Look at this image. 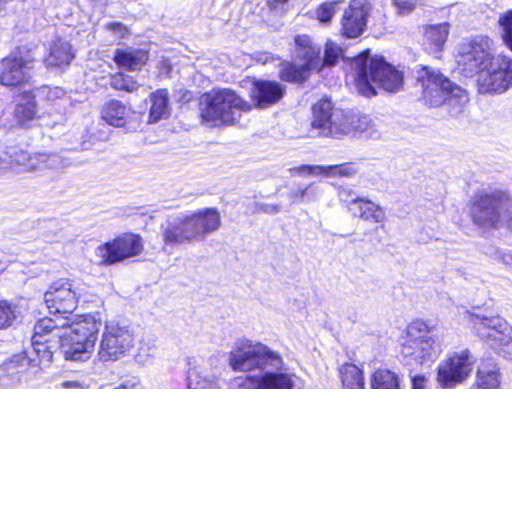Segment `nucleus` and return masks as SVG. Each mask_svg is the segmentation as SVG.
<instances>
[{
    "instance_id": "1",
    "label": "nucleus",
    "mask_w": 512,
    "mask_h": 512,
    "mask_svg": "<svg viewBox=\"0 0 512 512\" xmlns=\"http://www.w3.org/2000/svg\"><path fill=\"white\" fill-rule=\"evenodd\" d=\"M229 364L235 371H259L231 382L233 388H303L304 381L288 373L281 355L267 345L246 338L238 339L230 353Z\"/></svg>"
},
{
    "instance_id": "2",
    "label": "nucleus",
    "mask_w": 512,
    "mask_h": 512,
    "mask_svg": "<svg viewBox=\"0 0 512 512\" xmlns=\"http://www.w3.org/2000/svg\"><path fill=\"white\" fill-rule=\"evenodd\" d=\"M354 66L356 88L365 97L376 95V87L387 92H396L403 85L402 72L387 63L383 57H370L368 50L355 58Z\"/></svg>"
},
{
    "instance_id": "3",
    "label": "nucleus",
    "mask_w": 512,
    "mask_h": 512,
    "mask_svg": "<svg viewBox=\"0 0 512 512\" xmlns=\"http://www.w3.org/2000/svg\"><path fill=\"white\" fill-rule=\"evenodd\" d=\"M100 317L95 315H82L77 321L62 328L56 335L60 352L67 360H85L92 353L96 335L101 327Z\"/></svg>"
},
{
    "instance_id": "4",
    "label": "nucleus",
    "mask_w": 512,
    "mask_h": 512,
    "mask_svg": "<svg viewBox=\"0 0 512 512\" xmlns=\"http://www.w3.org/2000/svg\"><path fill=\"white\" fill-rule=\"evenodd\" d=\"M443 351V334L422 320L410 323L401 342V354L408 363L433 362Z\"/></svg>"
},
{
    "instance_id": "5",
    "label": "nucleus",
    "mask_w": 512,
    "mask_h": 512,
    "mask_svg": "<svg viewBox=\"0 0 512 512\" xmlns=\"http://www.w3.org/2000/svg\"><path fill=\"white\" fill-rule=\"evenodd\" d=\"M470 214L474 224L484 231L500 228L512 231V199L505 192L478 194Z\"/></svg>"
},
{
    "instance_id": "6",
    "label": "nucleus",
    "mask_w": 512,
    "mask_h": 512,
    "mask_svg": "<svg viewBox=\"0 0 512 512\" xmlns=\"http://www.w3.org/2000/svg\"><path fill=\"white\" fill-rule=\"evenodd\" d=\"M251 105L234 91L221 89L206 95V106L202 109L203 121L211 126L233 124L242 112L249 111Z\"/></svg>"
},
{
    "instance_id": "7",
    "label": "nucleus",
    "mask_w": 512,
    "mask_h": 512,
    "mask_svg": "<svg viewBox=\"0 0 512 512\" xmlns=\"http://www.w3.org/2000/svg\"><path fill=\"white\" fill-rule=\"evenodd\" d=\"M493 57L492 40L487 36L477 35L459 44L456 62L460 73L465 77L477 74L480 76Z\"/></svg>"
},
{
    "instance_id": "8",
    "label": "nucleus",
    "mask_w": 512,
    "mask_h": 512,
    "mask_svg": "<svg viewBox=\"0 0 512 512\" xmlns=\"http://www.w3.org/2000/svg\"><path fill=\"white\" fill-rule=\"evenodd\" d=\"M464 319L478 337L494 350L511 339L512 327L500 315L483 313L474 307L472 310L464 311Z\"/></svg>"
},
{
    "instance_id": "9",
    "label": "nucleus",
    "mask_w": 512,
    "mask_h": 512,
    "mask_svg": "<svg viewBox=\"0 0 512 512\" xmlns=\"http://www.w3.org/2000/svg\"><path fill=\"white\" fill-rule=\"evenodd\" d=\"M418 81L422 86L424 100L431 106H440L453 100H466L464 91L438 71L423 68Z\"/></svg>"
},
{
    "instance_id": "10",
    "label": "nucleus",
    "mask_w": 512,
    "mask_h": 512,
    "mask_svg": "<svg viewBox=\"0 0 512 512\" xmlns=\"http://www.w3.org/2000/svg\"><path fill=\"white\" fill-rule=\"evenodd\" d=\"M475 359L468 349L448 354L437 367L436 381L450 389L463 383L472 373Z\"/></svg>"
},
{
    "instance_id": "11",
    "label": "nucleus",
    "mask_w": 512,
    "mask_h": 512,
    "mask_svg": "<svg viewBox=\"0 0 512 512\" xmlns=\"http://www.w3.org/2000/svg\"><path fill=\"white\" fill-rule=\"evenodd\" d=\"M35 60L19 49L0 60V84L16 87L28 83L32 78Z\"/></svg>"
},
{
    "instance_id": "12",
    "label": "nucleus",
    "mask_w": 512,
    "mask_h": 512,
    "mask_svg": "<svg viewBox=\"0 0 512 512\" xmlns=\"http://www.w3.org/2000/svg\"><path fill=\"white\" fill-rule=\"evenodd\" d=\"M135 343L134 334L125 326L108 323L105 326L98 355L103 361H115L125 356Z\"/></svg>"
},
{
    "instance_id": "13",
    "label": "nucleus",
    "mask_w": 512,
    "mask_h": 512,
    "mask_svg": "<svg viewBox=\"0 0 512 512\" xmlns=\"http://www.w3.org/2000/svg\"><path fill=\"white\" fill-rule=\"evenodd\" d=\"M143 250L141 237L125 233L96 248V256L102 265H112L139 255Z\"/></svg>"
},
{
    "instance_id": "14",
    "label": "nucleus",
    "mask_w": 512,
    "mask_h": 512,
    "mask_svg": "<svg viewBox=\"0 0 512 512\" xmlns=\"http://www.w3.org/2000/svg\"><path fill=\"white\" fill-rule=\"evenodd\" d=\"M481 91L503 93L512 87V58L496 55L478 79Z\"/></svg>"
},
{
    "instance_id": "15",
    "label": "nucleus",
    "mask_w": 512,
    "mask_h": 512,
    "mask_svg": "<svg viewBox=\"0 0 512 512\" xmlns=\"http://www.w3.org/2000/svg\"><path fill=\"white\" fill-rule=\"evenodd\" d=\"M51 314H72L78 305V292L70 281L53 283L44 295Z\"/></svg>"
},
{
    "instance_id": "16",
    "label": "nucleus",
    "mask_w": 512,
    "mask_h": 512,
    "mask_svg": "<svg viewBox=\"0 0 512 512\" xmlns=\"http://www.w3.org/2000/svg\"><path fill=\"white\" fill-rule=\"evenodd\" d=\"M312 127L322 136L339 137L336 124L344 121V110L335 109L328 99H321L312 108Z\"/></svg>"
},
{
    "instance_id": "17",
    "label": "nucleus",
    "mask_w": 512,
    "mask_h": 512,
    "mask_svg": "<svg viewBox=\"0 0 512 512\" xmlns=\"http://www.w3.org/2000/svg\"><path fill=\"white\" fill-rule=\"evenodd\" d=\"M367 0H351L341 19V33L346 38H357L366 29L370 13Z\"/></svg>"
},
{
    "instance_id": "18",
    "label": "nucleus",
    "mask_w": 512,
    "mask_h": 512,
    "mask_svg": "<svg viewBox=\"0 0 512 512\" xmlns=\"http://www.w3.org/2000/svg\"><path fill=\"white\" fill-rule=\"evenodd\" d=\"M284 94V87L270 80H255L251 88V97L259 108H266L277 103Z\"/></svg>"
},
{
    "instance_id": "19",
    "label": "nucleus",
    "mask_w": 512,
    "mask_h": 512,
    "mask_svg": "<svg viewBox=\"0 0 512 512\" xmlns=\"http://www.w3.org/2000/svg\"><path fill=\"white\" fill-rule=\"evenodd\" d=\"M296 46V56L299 60L303 61V64L309 69L321 70L322 69V57L320 47L314 45L310 36L296 35L294 38Z\"/></svg>"
},
{
    "instance_id": "20",
    "label": "nucleus",
    "mask_w": 512,
    "mask_h": 512,
    "mask_svg": "<svg viewBox=\"0 0 512 512\" xmlns=\"http://www.w3.org/2000/svg\"><path fill=\"white\" fill-rule=\"evenodd\" d=\"M449 32L450 24L447 22L426 25L423 30L426 50L435 57H439L444 49Z\"/></svg>"
},
{
    "instance_id": "21",
    "label": "nucleus",
    "mask_w": 512,
    "mask_h": 512,
    "mask_svg": "<svg viewBox=\"0 0 512 512\" xmlns=\"http://www.w3.org/2000/svg\"><path fill=\"white\" fill-rule=\"evenodd\" d=\"M148 51L142 48H118L113 55V61L118 68L128 71H138L148 61Z\"/></svg>"
},
{
    "instance_id": "22",
    "label": "nucleus",
    "mask_w": 512,
    "mask_h": 512,
    "mask_svg": "<svg viewBox=\"0 0 512 512\" xmlns=\"http://www.w3.org/2000/svg\"><path fill=\"white\" fill-rule=\"evenodd\" d=\"M191 215L201 241L208 234L217 231L221 225V217L216 209L206 208Z\"/></svg>"
},
{
    "instance_id": "23",
    "label": "nucleus",
    "mask_w": 512,
    "mask_h": 512,
    "mask_svg": "<svg viewBox=\"0 0 512 512\" xmlns=\"http://www.w3.org/2000/svg\"><path fill=\"white\" fill-rule=\"evenodd\" d=\"M187 385L189 388H219L220 379L214 374L205 373L196 365L195 358L188 359Z\"/></svg>"
},
{
    "instance_id": "24",
    "label": "nucleus",
    "mask_w": 512,
    "mask_h": 512,
    "mask_svg": "<svg viewBox=\"0 0 512 512\" xmlns=\"http://www.w3.org/2000/svg\"><path fill=\"white\" fill-rule=\"evenodd\" d=\"M132 109L120 100L112 99L106 102L101 110L102 119L111 126L124 127Z\"/></svg>"
},
{
    "instance_id": "25",
    "label": "nucleus",
    "mask_w": 512,
    "mask_h": 512,
    "mask_svg": "<svg viewBox=\"0 0 512 512\" xmlns=\"http://www.w3.org/2000/svg\"><path fill=\"white\" fill-rule=\"evenodd\" d=\"M149 122L156 123L170 115V100L167 89H158L149 96Z\"/></svg>"
},
{
    "instance_id": "26",
    "label": "nucleus",
    "mask_w": 512,
    "mask_h": 512,
    "mask_svg": "<svg viewBox=\"0 0 512 512\" xmlns=\"http://www.w3.org/2000/svg\"><path fill=\"white\" fill-rule=\"evenodd\" d=\"M372 124V120L366 115L344 111V121L337 123L334 131L339 132L340 137L353 132H366Z\"/></svg>"
},
{
    "instance_id": "27",
    "label": "nucleus",
    "mask_w": 512,
    "mask_h": 512,
    "mask_svg": "<svg viewBox=\"0 0 512 512\" xmlns=\"http://www.w3.org/2000/svg\"><path fill=\"white\" fill-rule=\"evenodd\" d=\"M74 58L72 46L69 42L58 39L53 42L50 53L46 57L45 62L47 66L62 67L70 64Z\"/></svg>"
},
{
    "instance_id": "28",
    "label": "nucleus",
    "mask_w": 512,
    "mask_h": 512,
    "mask_svg": "<svg viewBox=\"0 0 512 512\" xmlns=\"http://www.w3.org/2000/svg\"><path fill=\"white\" fill-rule=\"evenodd\" d=\"M163 241L167 245L188 243L180 216L169 218L162 226Z\"/></svg>"
},
{
    "instance_id": "29",
    "label": "nucleus",
    "mask_w": 512,
    "mask_h": 512,
    "mask_svg": "<svg viewBox=\"0 0 512 512\" xmlns=\"http://www.w3.org/2000/svg\"><path fill=\"white\" fill-rule=\"evenodd\" d=\"M355 209L356 214L353 215L365 221L383 223L386 219L384 209L380 205L363 197H360L355 203Z\"/></svg>"
},
{
    "instance_id": "30",
    "label": "nucleus",
    "mask_w": 512,
    "mask_h": 512,
    "mask_svg": "<svg viewBox=\"0 0 512 512\" xmlns=\"http://www.w3.org/2000/svg\"><path fill=\"white\" fill-rule=\"evenodd\" d=\"M67 317H57L56 319L45 317L39 319L34 325L33 336L43 337V339H52L58 333H61L62 328L67 325Z\"/></svg>"
},
{
    "instance_id": "31",
    "label": "nucleus",
    "mask_w": 512,
    "mask_h": 512,
    "mask_svg": "<svg viewBox=\"0 0 512 512\" xmlns=\"http://www.w3.org/2000/svg\"><path fill=\"white\" fill-rule=\"evenodd\" d=\"M342 386L348 389L364 388L365 379L360 367L353 363H345L339 368Z\"/></svg>"
},
{
    "instance_id": "32",
    "label": "nucleus",
    "mask_w": 512,
    "mask_h": 512,
    "mask_svg": "<svg viewBox=\"0 0 512 512\" xmlns=\"http://www.w3.org/2000/svg\"><path fill=\"white\" fill-rule=\"evenodd\" d=\"M370 387L372 389L400 388V379L392 370L378 368L370 376Z\"/></svg>"
},
{
    "instance_id": "33",
    "label": "nucleus",
    "mask_w": 512,
    "mask_h": 512,
    "mask_svg": "<svg viewBox=\"0 0 512 512\" xmlns=\"http://www.w3.org/2000/svg\"><path fill=\"white\" fill-rule=\"evenodd\" d=\"M49 160L54 162L56 160V156L47 155L45 153L30 155L26 152H22L16 157L15 162L21 166L24 171H33L42 167H47L46 163Z\"/></svg>"
},
{
    "instance_id": "34",
    "label": "nucleus",
    "mask_w": 512,
    "mask_h": 512,
    "mask_svg": "<svg viewBox=\"0 0 512 512\" xmlns=\"http://www.w3.org/2000/svg\"><path fill=\"white\" fill-rule=\"evenodd\" d=\"M311 71L304 64L298 66L293 63H284L279 71V76L283 81L302 82L309 77Z\"/></svg>"
},
{
    "instance_id": "35",
    "label": "nucleus",
    "mask_w": 512,
    "mask_h": 512,
    "mask_svg": "<svg viewBox=\"0 0 512 512\" xmlns=\"http://www.w3.org/2000/svg\"><path fill=\"white\" fill-rule=\"evenodd\" d=\"M500 384V374L495 366H481L476 373L478 388H496Z\"/></svg>"
},
{
    "instance_id": "36",
    "label": "nucleus",
    "mask_w": 512,
    "mask_h": 512,
    "mask_svg": "<svg viewBox=\"0 0 512 512\" xmlns=\"http://www.w3.org/2000/svg\"><path fill=\"white\" fill-rule=\"evenodd\" d=\"M109 85L115 90L128 93L136 92L140 87V84L133 76L123 72H116L110 75Z\"/></svg>"
},
{
    "instance_id": "37",
    "label": "nucleus",
    "mask_w": 512,
    "mask_h": 512,
    "mask_svg": "<svg viewBox=\"0 0 512 512\" xmlns=\"http://www.w3.org/2000/svg\"><path fill=\"white\" fill-rule=\"evenodd\" d=\"M32 347L40 361L49 362L52 360L54 349L58 341L52 339H43V337L32 336Z\"/></svg>"
},
{
    "instance_id": "38",
    "label": "nucleus",
    "mask_w": 512,
    "mask_h": 512,
    "mask_svg": "<svg viewBox=\"0 0 512 512\" xmlns=\"http://www.w3.org/2000/svg\"><path fill=\"white\" fill-rule=\"evenodd\" d=\"M339 3H341V1L322 2L315 10L309 11V14L320 23L328 24L336 14Z\"/></svg>"
},
{
    "instance_id": "39",
    "label": "nucleus",
    "mask_w": 512,
    "mask_h": 512,
    "mask_svg": "<svg viewBox=\"0 0 512 512\" xmlns=\"http://www.w3.org/2000/svg\"><path fill=\"white\" fill-rule=\"evenodd\" d=\"M19 315L18 307L6 300H0V329L12 326Z\"/></svg>"
},
{
    "instance_id": "40",
    "label": "nucleus",
    "mask_w": 512,
    "mask_h": 512,
    "mask_svg": "<svg viewBox=\"0 0 512 512\" xmlns=\"http://www.w3.org/2000/svg\"><path fill=\"white\" fill-rule=\"evenodd\" d=\"M498 25L504 45L512 51V10H508L499 16Z\"/></svg>"
},
{
    "instance_id": "41",
    "label": "nucleus",
    "mask_w": 512,
    "mask_h": 512,
    "mask_svg": "<svg viewBox=\"0 0 512 512\" xmlns=\"http://www.w3.org/2000/svg\"><path fill=\"white\" fill-rule=\"evenodd\" d=\"M343 56V48L334 41L328 40L325 44L324 56L322 57V68L324 66H334Z\"/></svg>"
},
{
    "instance_id": "42",
    "label": "nucleus",
    "mask_w": 512,
    "mask_h": 512,
    "mask_svg": "<svg viewBox=\"0 0 512 512\" xmlns=\"http://www.w3.org/2000/svg\"><path fill=\"white\" fill-rule=\"evenodd\" d=\"M104 30L113 37L114 42L120 44L123 39L130 35L128 26L121 22L110 21L104 24Z\"/></svg>"
},
{
    "instance_id": "43",
    "label": "nucleus",
    "mask_w": 512,
    "mask_h": 512,
    "mask_svg": "<svg viewBox=\"0 0 512 512\" xmlns=\"http://www.w3.org/2000/svg\"><path fill=\"white\" fill-rule=\"evenodd\" d=\"M36 114V104L32 98H27L24 103H18L15 115L21 122L31 120Z\"/></svg>"
},
{
    "instance_id": "44",
    "label": "nucleus",
    "mask_w": 512,
    "mask_h": 512,
    "mask_svg": "<svg viewBox=\"0 0 512 512\" xmlns=\"http://www.w3.org/2000/svg\"><path fill=\"white\" fill-rule=\"evenodd\" d=\"M396 13L400 16L411 14L418 6L424 4V0H391Z\"/></svg>"
},
{
    "instance_id": "45",
    "label": "nucleus",
    "mask_w": 512,
    "mask_h": 512,
    "mask_svg": "<svg viewBox=\"0 0 512 512\" xmlns=\"http://www.w3.org/2000/svg\"><path fill=\"white\" fill-rule=\"evenodd\" d=\"M184 226L185 234L188 239V243L194 241H201L197 232L192 215H179Z\"/></svg>"
},
{
    "instance_id": "46",
    "label": "nucleus",
    "mask_w": 512,
    "mask_h": 512,
    "mask_svg": "<svg viewBox=\"0 0 512 512\" xmlns=\"http://www.w3.org/2000/svg\"><path fill=\"white\" fill-rule=\"evenodd\" d=\"M356 173L355 169L349 164L328 165V177H349Z\"/></svg>"
},
{
    "instance_id": "47",
    "label": "nucleus",
    "mask_w": 512,
    "mask_h": 512,
    "mask_svg": "<svg viewBox=\"0 0 512 512\" xmlns=\"http://www.w3.org/2000/svg\"><path fill=\"white\" fill-rule=\"evenodd\" d=\"M359 198L351 189L343 188L339 191L340 201L345 204L348 211L352 214H356L355 203Z\"/></svg>"
},
{
    "instance_id": "48",
    "label": "nucleus",
    "mask_w": 512,
    "mask_h": 512,
    "mask_svg": "<svg viewBox=\"0 0 512 512\" xmlns=\"http://www.w3.org/2000/svg\"><path fill=\"white\" fill-rule=\"evenodd\" d=\"M320 194V189L313 183L304 188H299L300 202L315 201L319 198Z\"/></svg>"
},
{
    "instance_id": "49",
    "label": "nucleus",
    "mask_w": 512,
    "mask_h": 512,
    "mask_svg": "<svg viewBox=\"0 0 512 512\" xmlns=\"http://www.w3.org/2000/svg\"><path fill=\"white\" fill-rule=\"evenodd\" d=\"M25 361V357L18 355L14 356L13 358L9 359L8 361H5L2 367L3 371H13L14 368L19 366L20 362Z\"/></svg>"
},
{
    "instance_id": "50",
    "label": "nucleus",
    "mask_w": 512,
    "mask_h": 512,
    "mask_svg": "<svg viewBox=\"0 0 512 512\" xmlns=\"http://www.w3.org/2000/svg\"><path fill=\"white\" fill-rule=\"evenodd\" d=\"M495 351L503 355V357L512 360V334L511 339L505 341L504 345L499 346Z\"/></svg>"
},
{
    "instance_id": "51",
    "label": "nucleus",
    "mask_w": 512,
    "mask_h": 512,
    "mask_svg": "<svg viewBox=\"0 0 512 512\" xmlns=\"http://www.w3.org/2000/svg\"><path fill=\"white\" fill-rule=\"evenodd\" d=\"M428 379L424 375H415L411 378L412 388L423 389L426 388Z\"/></svg>"
},
{
    "instance_id": "52",
    "label": "nucleus",
    "mask_w": 512,
    "mask_h": 512,
    "mask_svg": "<svg viewBox=\"0 0 512 512\" xmlns=\"http://www.w3.org/2000/svg\"><path fill=\"white\" fill-rule=\"evenodd\" d=\"M309 175H313V176L324 175V176H327V166L311 165V169L309 170Z\"/></svg>"
},
{
    "instance_id": "53",
    "label": "nucleus",
    "mask_w": 512,
    "mask_h": 512,
    "mask_svg": "<svg viewBox=\"0 0 512 512\" xmlns=\"http://www.w3.org/2000/svg\"><path fill=\"white\" fill-rule=\"evenodd\" d=\"M311 169V165H301L299 167H294L291 169L292 172H296L300 175H309V170Z\"/></svg>"
},
{
    "instance_id": "54",
    "label": "nucleus",
    "mask_w": 512,
    "mask_h": 512,
    "mask_svg": "<svg viewBox=\"0 0 512 512\" xmlns=\"http://www.w3.org/2000/svg\"><path fill=\"white\" fill-rule=\"evenodd\" d=\"M288 1L289 0H267V4L269 7L277 9L286 4Z\"/></svg>"
},
{
    "instance_id": "55",
    "label": "nucleus",
    "mask_w": 512,
    "mask_h": 512,
    "mask_svg": "<svg viewBox=\"0 0 512 512\" xmlns=\"http://www.w3.org/2000/svg\"><path fill=\"white\" fill-rule=\"evenodd\" d=\"M62 387L74 388V387H82V385L77 381H66V382L62 383Z\"/></svg>"
},
{
    "instance_id": "56",
    "label": "nucleus",
    "mask_w": 512,
    "mask_h": 512,
    "mask_svg": "<svg viewBox=\"0 0 512 512\" xmlns=\"http://www.w3.org/2000/svg\"><path fill=\"white\" fill-rule=\"evenodd\" d=\"M290 199L292 202H300L299 188L290 193Z\"/></svg>"
},
{
    "instance_id": "57",
    "label": "nucleus",
    "mask_w": 512,
    "mask_h": 512,
    "mask_svg": "<svg viewBox=\"0 0 512 512\" xmlns=\"http://www.w3.org/2000/svg\"><path fill=\"white\" fill-rule=\"evenodd\" d=\"M271 211H273V212H277V211H278V209H277L275 206H273V208H272V210H271Z\"/></svg>"
}]
</instances>
